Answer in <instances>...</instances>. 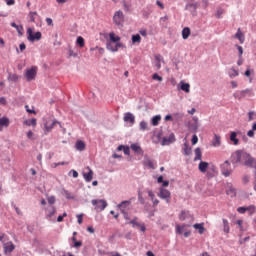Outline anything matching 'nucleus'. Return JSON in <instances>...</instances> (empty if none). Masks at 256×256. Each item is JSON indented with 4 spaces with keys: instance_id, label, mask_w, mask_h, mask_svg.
Returning <instances> with one entry per match:
<instances>
[{
    "instance_id": "obj_5",
    "label": "nucleus",
    "mask_w": 256,
    "mask_h": 256,
    "mask_svg": "<svg viewBox=\"0 0 256 256\" xmlns=\"http://www.w3.org/2000/svg\"><path fill=\"white\" fill-rule=\"evenodd\" d=\"M27 35H28L27 39L31 43H35V41H41V37H42L41 32H36L35 34H33L32 28L27 29Z\"/></svg>"
},
{
    "instance_id": "obj_15",
    "label": "nucleus",
    "mask_w": 256,
    "mask_h": 256,
    "mask_svg": "<svg viewBox=\"0 0 256 256\" xmlns=\"http://www.w3.org/2000/svg\"><path fill=\"white\" fill-rule=\"evenodd\" d=\"M13 251H15L13 242L4 243V253H13Z\"/></svg>"
},
{
    "instance_id": "obj_14",
    "label": "nucleus",
    "mask_w": 256,
    "mask_h": 256,
    "mask_svg": "<svg viewBox=\"0 0 256 256\" xmlns=\"http://www.w3.org/2000/svg\"><path fill=\"white\" fill-rule=\"evenodd\" d=\"M88 172H83V178L86 183H91L93 181V170L90 167H87Z\"/></svg>"
},
{
    "instance_id": "obj_10",
    "label": "nucleus",
    "mask_w": 256,
    "mask_h": 256,
    "mask_svg": "<svg viewBox=\"0 0 256 256\" xmlns=\"http://www.w3.org/2000/svg\"><path fill=\"white\" fill-rule=\"evenodd\" d=\"M175 141H176L175 134L171 133L169 136H165V137L162 138L161 144L163 146L171 145V143H175Z\"/></svg>"
},
{
    "instance_id": "obj_8",
    "label": "nucleus",
    "mask_w": 256,
    "mask_h": 256,
    "mask_svg": "<svg viewBox=\"0 0 256 256\" xmlns=\"http://www.w3.org/2000/svg\"><path fill=\"white\" fill-rule=\"evenodd\" d=\"M139 218L134 217L132 220H130L129 224L132 225V227H139L140 231H142V233H145V231H147V227L145 226V223H139Z\"/></svg>"
},
{
    "instance_id": "obj_35",
    "label": "nucleus",
    "mask_w": 256,
    "mask_h": 256,
    "mask_svg": "<svg viewBox=\"0 0 256 256\" xmlns=\"http://www.w3.org/2000/svg\"><path fill=\"white\" fill-rule=\"evenodd\" d=\"M230 79H235V77L239 76V71L235 70V68H231L228 72Z\"/></svg>"
},
{
    "instance_id": "obj_12",
    "label": "nucleus",
    "mask_w": 256,
    "mask_h": 256,
    "mask_svg": "<svg viewBox=\"0 0 256 256\" xmlns=\"http://www.w3.org/2000/svg\"><path fill=\"white\" fill-rule=\"evenodd\" d=\"M131 207V200H124L120 204L117 205V209L123 213V211H127Z\"/></svg>"
},
{
    "instance_id": "obj_62",
    "label": "nucleus",
    "mask_w": 256,
    "mask_h": 256,
    "mask_svg": "<svg viewBox=\"0 0 256 256\" xmlns=\"http://www.w3.org/2000/svg\"><path fill=\"white\" fill-rule=\"evenodd\" d=\"M0 105H7V99L5 97L0 98Z\"/></svg>"
},
{
    "instance_id": "obj_44",
    "label": "nucleus",
    "mask_w": 256,
    "mask_h": 256,
    "mask_svg": "<svg viewBox=\"0 0 256 256\" xmlns=\"http://www.w3.org/2000/svg\"><path fill=\"white\" fill-rule=\"evenodd\" d=\"M35 16H37V11H30L28 14V17L31 21V23H35Z\"/></svg>"
},
{
    "instance_id": "obj_54",
    "label": "nucleus",
    "mask_w": 256,
    "mask_h": 256,
    "mask_svg": "<svg viewBox=\"0 0 256 256\" xmlns=\"http://www.w3.org/2000/svg\"><path fill=\"white\" fill-rule=\"evenodd\" d=\"M47 201H48L49 205H54V203H55V196L48 197Z\"/></svg>"
},
{
    "instance_id": "obj_32",
    "label": "nucleus",
    "mask_w": 256,
    "mask_h": 256,
    "mask_svg": "<svg viewBox=\"0 0 256 256\" xmlns=\"http://www.w3.org/2000/svg\"><path fill=\"white\" fill-rule=\"evenodd\" d=\"M11 27H14V29H16L18 35H20V36L23 35V26H21V25L19 26L15 22H12Z\"/></svg>"
},
{
    "instance_id": "obj_16",
    "label": "nucleus",
    "mask_w": 256,
    "mask_h": 256,
    "mask_svg": "<svg viewBox=\"0 0 256 256\" xmlns=\"http://www.w3.org/2000/svg\"><path fill=\"white\" fill-rule=\"evenodd\" d=\"M154 59L156 71H159V69H161V63H163V56H161V54H157L154 56Z\"/></svg>"
},
{
    "instance_id": "obj_26",
    "label": "nucleus",
    "mask_w": 256,
    "mask_h": 256,
    "mask_svg": "<svg viewBox=\"0 0 256 256\" xmlns=\"http://www.w3.org/2000/svg\"><path fill=\"white\" fill-rule=\"evenodd\" d=\"M76 151H85V142L78 140L75 144Z\"/></svg>"
},
{
    "instance_id": "obj_20",
    "label": "nucleus",
    "mask_w": 256,
    "mask_h": 256,
    "mask_svg": "<svg viewBox=\"0 0 256 256\" xmlns=\"http://www.w3.org/2000/svg\"><path fill=\"white\" fill-rule=\"evenodd\" d=\"M234 37L235 39H238L241 44L245 43V35H243V32H241V28H238Z\"/></svg>"
},
{
    "instance_id": "obj_36",
    "label": "nucleus",
    "mask_w": 256,
    "mask_h": 256,
    "mask_svg": "<svg viewBox=\"0 0 256 256\" xmlns=\"http://www.w3.org/2000/svg\"><path fill=\"white\" fill-rule=\"evenodd\" d=\"M230 141H232L234 145H239V139H237V132H231Z\"/></svg>"
},
{
    "instance_id": "obj_24",
    "label": "nucleus",
    "mask_w": 256,
    "mask_h": 256,
    "mask_svg": "<svg viewBox=\"0 0 256 256\" xmlns=\"http://www.w3.org/2000/svg\"><path fill=\"white\" fill-rule=\"evenodd\" d=\"M212 147H221V136L215 134L212 140Z\"/></svg>"
},
{
    "instance_id": "obj_18",
    "label": "nucleus",
    "mask_w": 256,
    "mask_h": 256,
    "mask_svg": "<svg viewBox=\"0 0 256 256\" xmlns=\"http://www.w3.org/2000/svg\"><path fill=\"white\" fill-rule=\"evenodd\" d=\"M198 169L201 173H207V169H209V163L205 161H200Z\"/></svg>"
},
{
    "instance_id": "obj_2",
    "label": "nucleus",
    "mask_w": 256,
    "mask_h": 256,
    "mask_svg": "<svg viewBox=\"0 0 256 256\" xmlns=\"http://www.w3.org/2000/svg\"><path fill=\"white\" fill-rule=\"evenodd\" d=\"M91 203L95 211H105L107 209V202L104 199H93Z\"/></svg>"
},
{
    "instance_id": "obj_9",
    "label": "nucleus",
    "mask_w": 256,
    "mask_h": 256,
    "mask_svg": "<svg viewBox=\"0 0 256 256\" xmlns=\"http://www.w3.org/2000/svg\"><path fill=\"white\" fill-rule=\"evenodd\" d=\"M55 213H57V208H55V206L48 208L45 213V219H47V221H52L53 223H55V219H53Z\"/></svg>"
},
{
    "instance_id": "obj_43",
    "label": "nucleus",
    "mask_w": 256,
    "mask_h": 256,
    "mask_svg": "<svg viewBox=\"0 0 256 256\" xmlns=\"http://www.w3.org/2000/svg\"><path fill=\"white\" fill-rule=\"evenodd\" d=\"M180 89L185 91V93H189L191 85H189V83H182Z\"/></svg>"
},
{
    "instance_id": "obj_50",
    "label": "nucleus",
    "mask_w": 256,
    "mask_h": 256,
    "mask_svg": "<svg viewBox=\"0 0 256 256\" xmlns=\"http://www.w3.org/2000/svg\"><path fill=\"white\" fill-rule=\"evenodd\" d=\"M152 79H153L154 81H159V82L163 81V77L159 76V74H157V73H154V74L152 75Z\"/></svg>"
},
{
    "instance_id": "obj_38",
    "label": "nucleus",
    "mask_w": 256,
    "mask_h": 256,
    "mask_svg": "<svg viewBox=\"0 0 256 256\" xmlns=\"http://www.w3.org/2000/svg\"><path fill=\"white\" fill-rule=\"evenodd\" d=\"M242 94L244 95V97H253L255 95L252 89L242 90Z\"/></svg>"
},
{
    "instance_id": "obj_1",
    "label": "nucleus",
    "mask_w": 256,
    "mask_h": 256,
    "mask_svg": "<svg viewBox=\"0 0 256 256\" xmlns=\"http://www.w3.org/2000/svg\"><path fill=\"white\" fill-rule=\"evenodd\" d=\"M235 155H236V160L234 163L245 165L246 167H253V164L255 163V159L251 157V154L242 150H237L235 152Z\"/></svg>"
},
{
    "instance_id": "obj_60",
    "label": "nucleus",
    "mask_w": 256,
    "mask_h": 256,
    "mask_svg": "<svg viewBox=\"0 0 256 256\" xmlns=\"http://www.w3.org/2000/svg\"><path fill=\"white\" fill-rule=\"evenodd\" d=\"M192 131H197L199 129V123H195L191 125Z\"/></svg>"
},
{
    "instance_id": "obj_34",
    "label": "nucleus",
    "mask_w": 256,
    "mask_h": 256,
    "mask_svg": "<svg viewBox=\"0 0 256 256\" xmlns=\"http://www.w3.org/2000/svg\"><path fill=\"white\" fill-rule=\"evenodd\" d=\"M20 77L17 74H8V81H12V83H17L19 81Z\"/></svg>"
},
{
    "instance_id": "obj_29",
    "label": "nucleus",
    "mask_w": 256,
    "mask_h": 256,
    "mask_svg": "<svg viewBox=\"0 0 256 256\" xmlns=\"http://www.w3.org/2000/svg\"><path fill=\"white\" fill-rule=\"evenodd\" d=\"M189 35H191V29L189 27L183 28L182 39H189Z\"/></svg>"
},
{
    "instance_id": "obj_39",
    "label": "nucleus",
    "mask_w": 256,
    "mask_h": 256,
    "mask_svg": "<svg viewBox=\"0 0 256 256\" xmlns=\"http://www.w3.org/2000/svg\"><path fill=\"white\" fill-rule=\"evenodd\" d=\"M226 194L229 195V197H235V195H237V192L235 191V188H233V186H230L226 190Z\"/></svg>"
},
{
    "instance_id": "obj_56",
    "label": "nucleus",
    "mask_w": 256,
    "mask_h": 256,
    "mask_svg": "<svg viewBox=\"0 0 256 256\" xmlns=\"http://www.w3.org/2000/svg\"><path fill=\"white\" fill-rule=\"evenodd\" d=\"M7 236L5 234H0V242L5 245V242L7 241Z\"/></svg>"
},
{
    "instance_id": "obj_55",
    "label": "nucleus",
    "mask_w": 256,
    "mask_h": 256,
    "mask_svg": "<svg viewBox=\"0 0 256 256\" xmlns=\"http://www.w3.org/2000/svg\"><path fill=\"white\" fill-rule=\"evenodd\" d=\"M192 145H197L198 141H199V138L197 137V135H193L192 136Z\"/></svg>"
},
{
    "instance_id": "obj_61",
    "label": "nucleus",
    "mask_w": 256,
    "mask_h": 256,
    "mask_svg": "<svg viewBox=\"0 0 256 256\" xmlns=\"http://www.w3.org/2000/svg\"><path fill=\"white\" fill-rule=\"evenodd\" d=\"M77 219H78V224L81 225V223H83V214H78Z\"/></svg>"
},
{
    "instance_id": "obj_31",
    "label": "nucleus",
    "mask_w": 256,
    "mask_h": 256,
    "mask_svg": "<svg viewBox=\"0 0 256 256\" xmlns=\"http://www.w3.org/2000/svg\"><path fill=\"white\" fill-rule=\"evenodd\" d=\"M24 125H27V127H35L37 125V119L32 118L24 121Z\"/></svg>"
},
{
    "instance_id": "obj_63",
    "label": "nucleus",
    "mask_w": 256,
    "mask_h": 256,
    "mask_svg": "<svg viewBox=\"0 0 256 256\" xmlns=\"http://www.w3.org/2000/svg\"><path fill=\"white\" fill-rule=\"evenodd\" d=\"M123 7H124V11H129L131 6H129V4H127V2L123 1Z\"/></svg>"
},
{
    "instance_id": "obj_6",
    "label": "nucleus",
    "mask_w": 256,
    "mask_h": 256,
    "mask_svg": "<svg viewBox=\"0 0 256 256\" xmlns=\"http://www.w3.org/2000/svg\"><path fill=\"white\" fill-rule=\"evenodd\" d=\"M113 21L115 25H117L118 27L120 25H123V21H125V15L123 14V11L121 10L116 11L113 16Z\"/></svg>"
},
{
    "instance_id": "obj_17",
    "label": "nucleus",
    "mask_w": 256,
    "mask_h": 256,
    "mask_svg": "<svg viewBox=\"0 0 256 256\" xmlns=\"http://www.w3.org/2000/svg\"><path fill=\"white\" fill-rule=\"evenodd\" d=\"M197 7H199L198 3H190V4H186L185 9L190 13H196Z\"/></svg>"
},
{
    "instance_id": "obj_22",
    "label": "nucleus",
    "mask_w": 256,
    "mask_h": 256,
    "mask_svg": "<svg viewBox=\"0 0 256 256\" xmlns=\"http://www.w3.org/2000/svg\"><path fill=\"white\" fill-rule=\"evenodd\" d=\"M191 217V213L189 211L182 210L179 214V220L185 221V219H189Z\"/></svg>"
},
{
    "instance_id": "obj_28",
    "label": "nucleus",
    "mask_w": 256,
    "mask_h": 256,
    "mask_svg": "<svg viewBox=\"0 0 256 256\" xmlns=\"http://www.w3.org/2000/svg\"><path fill=\"white\" fill-rule=\"evenodd\" d=\"M194 229H197L198 230V233L200 235H203V233H205V227H203V223L199 224V223H196L193 225Z\"/></svg>"
},
{
    "instance_id": "obj_58",
    "label": "nucleus",
    "mask_w": 256,
    "mask_h": 256,
    "mask_svg": "<svg viewBox=\"0 0 256 256\" xmlns=\"http://www.w3.org/2000/svg\"><path fill=\"white\" fill-rule=\"evenodd\" d=\"M123 153H124V155H129V153H131V150L129 149V146H124Z\"/></svg>"
},
{
    "instance_id": "obj_51",
    "label": "nucleus",
    "mask_w": 256,
    "mask_h": 256,
    "mask_svg": "<svg viewBox=\"0 0 256 256\" xmlns=\"http://www.w3.org/2000/svg\"><path fill=\"white\" fill-rule=\"evenodd\" d=\"M148 193V197H150L151 201H153L155 199V193L153 192V190H147Z\"/></svg>"
},
{
    "instance_id": "obj_59",
    "label": "nucleus",
    "mask_w": 256,
    "mask_h": 256,
    "mask_svg": "<svg viewBox=\"0 0 256 256\" xmlns=\"http://www.w3.org/2000/svg\"><path fill=\"white\" fill-rule=\"evenodd\" d=\"M70 173H72V177H74V179H77V177H79V172H77V170H71Z\"/></svg>"
},
{
    "instance_id": "obj_45",
    "label": "nucleus",
    "mask_w": 256,
    "mask_h": 256,
    "mask_svg": "<svg viewBox=\"0 0 256 256\" xmlns=\"http://www.w3.org/2000/svg\"><path fill=\"white\" fill-rule=\"evenodd\" d=\"M132 43H141V36L139 34L132 35Z\"/></svg>"
},
{
    "instance_id": "obj_7",
    "label": "nucleus",
    "mask_w": 256,
    "mask_h": 256,
    "mask_svg": "<svg viewBox=\"0 0 256 256\" xmlns=\"http://www.w3.org/2000/svg\"><path fill=\"white\" fill-rule=\"evenodd\" d=\"M25 77L27 81H33L37 77V68L32 66L30 69H27L25 72Z\"/></svg>"
},
{
    "instance_id": "obj_52",
    "label": "nucleus",
    "mask_w": 256,
    "mask_h": 256,
    "mask_svg": "<svg viewBox=\"0 0 256 256\" xmlns=\"http://www.w3.org/2000/svg\"><path fill=\"white\" fill-rule=\"evenodd\" d=\"M237 211L243 215V213H247V207H238Z\"/></svg>"
},
{
    "instance_id": "obj_46",
    "label": "nucleus",
    "mask_w": 256,
    "mask_h": 256,
    "mask_svg": "<svg viewBox=\"0 0 256 256\" xmlns=\"http://www.w3.org/2000/svg\"><path fill=\"white\" fill-rule=\"evenodd\" d=\"M246 211H248L249 215H255V206L253 205L247 206Z\"/></svg>"
},
{
    "instance_id": "obj_21",
    "label": "nucleus",
    "mask_w": 256,
    "mask_h": 256,
    "mask_svg": "<svg viewBox=\"0 0 256 256\" xmlns=\"http://www.w3.org/2000/svg\"><path fill=\"white\" fill-rule=\"evenodd\" d=\"M57 124L59 125V121H57V120H54L50 125L48 122H46L44 124L46 133L51 132V129H53L55 127V125H57Z\"/></svg>"
},
{
    "instance_id": "obj_49",
    "label": "nucleus",
    "mask_w": 256,
    "mask_h": 256,
    "mask_svg": "<svg viewBox=\"0 0 256 256\" xmlns=\"http://www.w3.org/2000/svg\"><path fill=\"white\" fill-rule=\"evenodd\" d=\"M138 201L140 205H145V198H143V194H141V191L138 192Z\"/></svg>"
},
{
    "instance_id": "obj_3",
    "label": "nucleus",
    "mask_w": 256,
    "mask_h": 256,
    "mask_svg": "<svg viewBox=\"0 0 256 256\" xmlns=\"http://www.w3.org/2000/svg\"><path fill=\"white\" fill-rule=\"evenodd\" d=\"M220 171L224 177H230L231 173H233L231 163H229V161L226 160L223 164L220 165Z\"/></svg>"
},
{
    "instance_id": "obj_11",
    "label": "nucleus",
    "mask_w": 256,
    "mask_h": 256,
    "mask_svg": "<svg viewBox=\"0 0 256 256\" xmlns=\"http://www.w3.org/2000/svg\"><path fill=\"white\" fill-rule=\"evenodd\" d=\"M119 47H123V44L121 42H117L115 45H113V42H107L106 48L108 51H112V53H116V51H119Z\"/></svg>"
},
{
    "instance_id": "obj_47",
    "label": "nucleus",
    "mask_w": 256,
    "mask_h": 256,
    "mask_svg": "<svg viewBox=\"0 0 256 256\" xmlns=\"http://www.w3.org/2000/svg\"><path fill=\"white\" fill-rule=\"evenodd\" d=\"M140 127V131H147V122H145L144 120L140 122L139 124Z\"/></svg>"
},
{
    "instance_id": "obj_40",
    "label": "nucleus",
    "mask_w": 256,
    "mask_h": 256,
    "mask_svg": "<svg viewBox=\"0 0 256 256\" xmlns=\"http://www.w3.org/2000/svg\"><path fill=\"white\" fill-rule=\"evenodd\" d=\"M159 121H161V115H156V116L152 117L153 127H157V125H159Z\"/></svg>"
},
{
    "instance_id": "obj_53",
    "label": "nucleus",
    "mask_w": 256,
    "mask_h": 256,
    "mask_svg": "<svg viewBox=\"0 0 256 256\" xmlns=\"http://www.w3.org/2000/svg\"><path fill=\"white\" fill-rule=\"evenodd\" d=\"M185 226L176 225V232L181 235Z\"/></svg>"
},
{
    "instance_id": "obj_25",
    "label": "nucleus",
    "mask_w": 256,
    "mask_h": 256,
    "mask_svg": "<svg viewBox=\"0 0 256 256\" xmlns=\"http://www.w3.org/2000/svg\"><path fill=\"white\" fill-rule=\"evenodd\" d=\"M3 127H9V118L7 117L0 118V131H3Z\"/></svg>"
},
{
    "instance_id": "obj_23",
    "label": "nucleus",
    "mask_w": 256,
    "mask_h": 256,
    "mask_svg": "<svg viewBox=\"0 0 256 256\" xmlns=\"http://www.w3.org/2000/svg\"><path fill=\"white\" fill-rule=\"evenodd\" d=\"M130 148L134 153H137V155H143V149H141V146L138 144H131Z\"/></svg>"
},
{
    "instance_id": "obj_41",
    "label": "nucleus",
    "mask_w": 256,
    "mask_h": 256,
    "mask_svg": "<svg viewBox=\"0 0 256 256\" xmlns=\"http://www.w3.org/2000/svg\"><path fill=\"white\" fill-rule=\"evenodd\" d=\"M76 44L83 49V47H85V39L81 36L77 37Z\"/></svg>"
},
{
    "instance_id": "obj_4",
    "label": "nucleus",
    "mask_w": 256,
    "mask_h": 256,
    "mask_svg": "<svg viewBox=\"0 0 256 256\" xmlns=\"http://www.w3.org/2000/svg\"><path fill=\"white\" fill-rule=\"evenodd\" d=\"M160 199H163L167 205L171 204V192L165 188H160L157 194Z\"/></svg>"
},
{
    "instance_id": "obj_57",
    "label": "nucleus",
    "mask_w": 256,
    "mask_h": 256,
    "mask_svg": "<svg viewBox=\"0 0 256 256\" xmlns=\"http://www.w3.org/2000/svg\"><path fill=\"white\" fill-rule=\"evenodd\" d=\"M236 48L238 49L239 57H243V47L236 45Z\"/></svg>"
},
{
    "instance_id": "obj_13",
    "label": "nucleus",
    "mask_w": 256,
    "mask_h": 256,
    "mask_svg": "<svg viewBox=\"0 0 256 256\" xmlns=\"http://www.w3.org/2000/svg\"><path fill=\"white\" fill-rule=\"evenodd\" d=\"M123 119L125 123H130L131 126L135 125V115H133V113H125Z\"/></svg>"
},
{
    "instance_id": "obj_30",
    "label": "nucleus",
    "mask_w": 256,
    "mask_h": 256,
    "mask_svg": "<svg viewBox=\"0 0 256 256\" xmlns=\"http://www.w3.org/2000/svg\"><path fill=\"white\" fill-rule=\"evenodd\" d=\"M62 195L66 197V199H75V195L73 193L69 192V190L62 189Z\"/></svg>"
},
{
    "instance_id": "obj_42",
    "label": "nucleus",
    "mask_w": 256,
    "mask_h": 256,
    "mask_svg": "<svg viewBox=\"0 0 256 256\" xmlns=\"http://www.w3.org/2000/svg\"><path fill=\"white\" fill-rule=\"evenodd\" d=\"M223 231L224 233H229L230 228H229V221L227 219H223Z\"/></svg>"
},
{
    "instance_id": "obj_27",
    "label": "nucleus",
    "mask_w": 256,
    "mask_h": 256,
    "mask_svg": "<svg viewBox=\"0 0 256 256\" xmlns=\"http://www.w3.org/2000/svg\"><path fill=\"white\" fill-rule=\"evenodd\" d=\"M109 37H110L109 43H119V41H121V37L115 36V33L113 32L109 34Z\"/></svg>"
},
{
    "instance_id": "obj_64",
    "label": "nucleus",
    "mask_w": 256,
    "mask_h": 256,
    "mask_svg": "<svg viewBox=\"0 0 256 256\" xmlns=\"http://www.w3.org/2000/svg\"><path fill=\"white\" fill-rule=\"evenodd\" d=\"M152 201L153 207H157V205H159V199L154 198Z\"/></svg>"
},
{
    "instance_id": "obj_33",
    "label": "nucleus",
    "mask_w": 256,
    "mask_h": 256,
    "mask_svg": "<svg viewBox=\"0 0 256 256\" xmlns=\"http://www.w3.org/2000/svg\"><path fill=\"white\" fill-rule=\"evenodd\" d=\"M202 157H203V154L201 153V148H196L194 161H201Z\"/></svg>"
},
{
    "instance_id": "obj_19",
    "label": "nucleus",
    "mask_w": 256,
    "mask_h": 256,
    "mask_svg": "<svg viewBox=\"0 0 256 256\" xmlns=\"http://www.w3.org/2000/svg\"><path fill=\"white\" fill-rule=\"evenodd\" d=\"M143 165L148 167V169H156L155 163L150 158H145L143 161Z\"/></svg>"
},
{
    "instance_id": "obj_37",
    "label": "nucleus",
    "mask_w": 256,
    "mask_h": 256,
    "mask_svg": "<svg viewBox=\"0 0 256 256\" xmlns=\"http://www.w3.org/2000/svg\"><path fill=\"white\" fill-rule=\"evenodd\" d=\"M183 153L186 155V157L191 155V147L187 142L184 143Z\"/></svg>"
},
{
    "instance_id": "obj_48",
    "label": "nucleus",
    "mask_w": 256,
    "mask_h": 256,
    "mask_svg": "<svg viewBox=\"0 0 256 256\" xmlns=\"http://www.w3.org/2000/svg\"><path fill=\"white\" fill-rule=\"evenodd\" d=\"M233 97H234L235 99H243V98H245V96L243 95V91L234 93V94H233Z\"/></svg>"
}]
</instances>
